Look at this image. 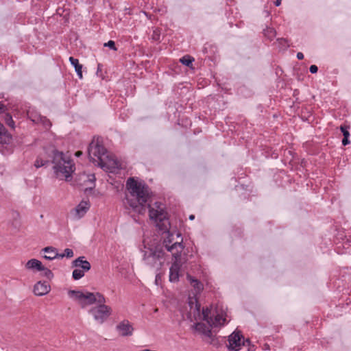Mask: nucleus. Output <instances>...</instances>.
<instances>
[{
  "mask_svg": "<svg viewBox=\"0 0 351 351\" xmlns=\"http://www.w3.org/2000/svg\"><path fill=\"white\" fill-rule=\"evenodd\" d=\"M157 233L161 235V240L165 249L172 254L176 261L169 269V281L175 282L179 280L180 265L178 259L184 248L182 234L176 229H171L170 221H152Z\"/></svg>",
  "mask_w": 351,
  "mask_h": 351,
  "instance_id": "1",
  "label": "nucleus"
},
{
  "mask_svg": "<svg viewBox=\"0 0 351 351\" xmlns=\"http://www.w3.org/2000/svg\"><path fill=\"white\" fill-rule=\"evenodd\" d=\"M68 295L76 301L82 308L97 304V305L92 307L88 312L99 324H103L112 314L111 307L105 304L106 298L99 292L86 291L84 293L81 291L70 290Z\"/></svg>",
  "mask_w": 351,
  "mask_h": 351,
  "instance_id": "2",
  "label": "nucleus"
},
{
  "mask_svg": "<svg viewBox=\"0 0 351 351\" xmlns=\"http://www.w3.org/2000/svg\"><path fill=\"white\" fill-rule=\"evenodd\" d=\"M126 188L128 191L127 201L129 206L135 212L143 213L146 210V203L150 198L149 187L134 178H130L126 182Z\"/></svg>",
  "mask_w": 351,
  "mask_h": 351,
  "instance_id": "3",
  "label": "nucleus"
},
{
  "mask_svg": "<svg viewBox=\"0 0 351 351\" xmlns=\"http://www.w3.org/2000/svg\"><path fill=\"white\" fill-rule=\"evenodd\" d=\"M53 169L57 178L69 181L75 171V164L69 156L62 152L55 150L53 154Z\"/></svg>",
  "mask_w": 351,
  "mask_h": 351,
  "instance_id": "4",
  "label": "nucleus"
},
{
  "mask_svg": "<svg viewBox=\"0 0 351 351\" xmlns=\"http://www.w3.org/2000/svg\"><path fill=\"white\" fill-rule=\"evenodd\" d=\"M158 234L161 237L160 234L158 233ZM160 241L162 242V245L157 244L149 247L145 246V250L143 251V260L147 265L151 267L160 269L165 261V252L163 250L165 246L161 239Z\"/></svg>",
  "mask_w": 351,
  "mask_h": 351,
  "instance_id": "5",
  "label": "nucleus"
},
{
  "mask_svg": "<svg viewBox=\"0 0 351 351\" xmlns=\"http://www.w3.org/2000/svg\"><path fill=\"white\" fill-rule=\"evenodd\" d=\"M88 153L90 160L98 165L108 154V152L102 145L99 139L94 138L89 144Z\"/></svg>",
  "mask_w": 351,
  "mask_h": 351,
  "instance_id": "6",
  "label": "nucleus"
},
{
  "mask_svg": "<svg viewBox=\"0 0 351 351\" xmlns=\"http://www.w3.org/2000/svg\"><path fill=\"white\" fill-rule=\"evenodd\" d=\"M98 166L105 171L114 172L117 169H119V162L112 155L108 153Z\"/></svg>",
  "mask_w": 351,
  "mask_h": 351,
  "instance_id": "7",
  "label": "nucleus"
},
{
  "mask_svg": "<svg viewBox=\"0 0 351 351\" xmlns=\"http://www.w3.org/2000/svg\"><path fill=\"white\" fill-rule=\"evenodd\" d=\"M149 219H167L165 215V206L160 202L148 204Z\"/></svg>",
  "mask_w": 351,
  "mask_h": 351,
  "instance_id": "8",
  "label": "nucleus"
},
{
  "mask_svg": "<svg viewBox=\"0 0 351 351\" xmlns=\"http://www.w3.org/2000/svg\"><path fill=\"white\" fill-rule=\"evenodd\" d=\"M243 336L241 331L235 330L228 337V343L227 346L230 350L239 351L241 347V340Z\"/></svg>",
  "mask_w": 351,
  "mask_h": 351,
  "instance_id": "9",
  "label": "nucleus"
},
{
  "mask_svg": "<svg viewBox=\"0 0 351 351\" xmlns=\"http://www.w3.org/2000/svg\"><path fill=\"white\" fill-rule=\"evenodd\" d=\"M116 330L121 337H125L132 336L134 328L128 319H123L116 326Z\"/></svg>",
  "mask_w": 351,
  "mask_h": 351,
  "instance_id": "10",
  "label": "nucleus"
},
{
  "mask_svg": "<svg viewBox=\"0 0 351 351\" xmlns=\"http://www.w3.org/2000/svg\"><path fill=\"white\" fill-rule=\"evenodd\" d=\"M50 286L47 282H38L34 287V293L38 296L47 294L50 291Z\"/></svg>",
  "mask_w": 351,
  "mask_h": 351,
  "instance_id": "11",
  "label": "nucleus"
},
{
  "mask_svg": "<svg viewBox=\"0 0 351 351\" xmlns=\"http://www.w3.org/2000/svg\"><path fill=\"white\" fill-rule=\"evenodd\" d=\"M84 256H80L72 262V266L75 267H80L82 270L88 271L90 269V263L84 260Z\"/></svg>",
  "mask_w": 351,
  "mask_h": 351,
  "instance_id": "12",
  "label": "nucleus"
},
{
  "mask_svg": "<svg viewBox=\"0 0 351 351\" xmlns=\"http://www.w3.org/2000/svg\"><path fill=\"white\" fill-rule=\"evenodd\" d=\"M42 251L47 254V255L43 256V258L46 260L52 261L56 258H60V254L56 247L51 246L46 247Z\"/></svg>",
  "mask_w": 351,
  "mask_h": 351,
  "instance_id": "13",
  "label": "nucleus"
},
{
  "mask_svg": "<svg viewBox=\"0 0 351 351\" xmlns=\"http://www.w3.org/2000/svg\"><path fill=\"white\" fill-rule=\"evenodd\" d=\"M186 278L193 287L195 291V295L199 294L204 289V285L202 282L189 274L186 276Z\"/></svg>",
  "mask_w": 351,
  "mask_h": 351,
  "instance_id": "14",
  "label": "nucleus"
},
{
  "mask_svg": "<svg viewBox=\"0 0 351 351\" xmlns=\"http://www.w3.org/2000/svg\"><path fill=\"white\" fill-rule=\"evenodd\" d=\"M193 327L197 331L202 333L204 335H205L210 339L213 338V334H212L211 330L209 328H208L205 324L202 323V322H198V323H196L193 326Z\"/></svg>",
  "mask_w": 351,
  "mask_h": 351,
  "instance_id": "15",
  "label": "nucleus"
},
{
  "mask_svg": "<svg viewBox=\"0 0 351 351\" xmlns=\"http://www.w3.org/2000/svg\"><path fill=\"white\" fill-rule=\"evenodd\" d=\"M25 267L28 269H34L36 271H41L43 269V265L41 261L32 258L28 261L25 265Z\"/></svg>",
  "mask_w": 351,
  "mask_h": 351,
  "instance_id": "16",
  "label": "nucleus"
},
{
  "mask_svg": "<svg viewBox=\"0 0 351 351\" xmlns=\"http://www.w3.org/2000/svg\"><path fill=\"white\" fill-rule=\"evenodd\" d=\"M89 208V204L86 202H82L80 204L75 208V211L79 218H82L84 216V214L86 213L88 209Z\"/></svg>",
  "mask_w": 351,
  "mask_h": 351,
  "instance_id": "17",
  "label": "nucleus"
},
{
  "mask_svg": "<svg viewBox=\"0 0 351 351\" xmlns=\"http://www.w3.org/2000/svg\"><path fill=\"white\" fill-rule=\"evenodd\" d=\"M69 61L71 64L75 67V70L79 77L80 79H82V65L79 63L77 59L74 58L73 57L69 58Z\"/></svg>",
  "mask_w": 351,
  "mask_h": 351,
  "instance_id": "18",
  "label": "nucleus"
},
{
  "mask_svg": "<svg viewBox=\"0 0 351 351\" xmlns=\"http://www.w3.org/2000/svg\"><path fill=\"white\" fill-rule=\"evenodd\" d=\"M27 115L28 118L35 123H39V121L42 118V116L40 114L31 108L27 110Z\"/></svg>",
  "mask_w": 351,
  "mask_h": 351,
  "instance_id": "19",
  "label": "nucleus"
},
{
  "mask_svg": "<svg viewBox=\"0 0 351 351\" xmlns=\"http://www.w3.org/2000/svg\"><path fill=\"white\" fill-rule=\"evenodd\" d=\"M85 272L82 269H75L73 271L72 277L75 280H80L84 276Z\"/></svg>",
  "mask_w": 351,
  "mask_h": 351,
  "instance_id": "20",
  "label": "nucleus"
},
{
  "mask_svg": "<svg viewBox=\"0 0 351 351\" xmlns=\"http://www.w3.org/2000/svg\"><path fill=\"white\" fill-rule=\"evenodd\" d=\"M225 321H226V318H223L220 315H217L215 317V319H213V326L216 327V326H218L223 325Z\"/></svg>",
  "mask_w": 351,
  "mask_h": 351,
  "instance_id": "21",
  "label": "nucleus"
},
{
  "mask_svg": "<svg viewBox=\"0 0 351 351\" xmlns=\"http://www.w3.org/2000/svg\"><path fill=\"white\" fill-rule=\"evenodd\" d=\"M180 61L182 64L190 66L192 64V62L194 61V59L190 56H184L180 59Z\"/></svg>",
  "mask_w": 351,
  "mask_h": 351,
  "instance_id": "22",
  "label": "nucleus"
},
{
  "mask_svg": "<svg viewBox=\"0 0 351 351\" xmlns=\"http://www.w3.org/2000/svg\"><path fill=\"white\" fill-rule=\"evenodd\" d=\"M40 271H43V273L41 274V276L45 277L48 280H51L53 278V274L52 273V271L49 269H48L44 266H43V269H41Z\"/></svg>",
  "mask_w": 351,
  "mask_h": 351,
  "instance_id": "23",
  "label": "nucleus"
},
{
  "mask_svg": "<svg viewBox=\"0 0 351 351\" xmlns=\"http://www.w3.org/2000/svg\"><path fill=\"white\" fill-rule=\"evenodd\" d=\"M5 123L10 127L12 129L14 128V122L12 119V117L9 114H5L4 117Z\"/></svg>",
  "mask_w": 351,
  "mask_h": 351,
  "instance_id": "24",
  "label": "nucleus"
},
{
  "mask_svg": "<svg viewBox=\"0 0 351 351\" xmlns=\"http://www.w3.org/2000/svg\"><path fill=\"white\" fill-rule=\"evenodd\" d=\"M71 258L73 256V252L71 249L66 248L63 254H60V258Z\"/></svg>",
  "mask_w": 351,
  "mask_h": 351,
  "instance_id": "25",
  "label": "nucleus"
},
{
  "mask_svg": "<svg viewBox=\"0 0 351 351\" xmlns=\"http://www.w3.org/2000/svg\"><path fill=\"white\" fill-rule=\"evenodd\" d=\"M39 123H41L45 128H50V126L51 125L49 120L47 119L45 117H43V116H42L40 121H39Z\"/></svg>",
  "mask_w": 351,
  "mask_h": 351,
  "instance_id": "26",
  "label": "nucleus"
},
{
  "mask_svg": "<svg viewBox=\"0 0 351 351\" xmlns=\"http://www.w3.org/2000/svg\"><path fill=\"white\" fill-rule=\"evenodd\" d=\"M47 162V161L43 160L42 158H38L34 162V166L36 168H39L44 166Z\"/></svg>",
  "mask_w": 351,
  "mask_h": 351,
  "instance_id": "27",
  "label": "nucleus"
},
{
  "mask_svg": "<svg viewBox=\"0 0 351 351\" xmlns=\"http://www.w3.org/2000/svg\"><path fill=\"white\" fill-rule=\"evenodd\" d=\"M202 316H203V320L206 321L210 327H213V317L209 316V315H202Z\"/></svg>",
  "mask_w": 351,
  "mask_h": 351,
  "instance_id": "28",
  "label": "nucleus"
},
{
  "mask_svg": "<svg viewBox=\"0 0 351 351\" xmlns=\"http://www.w3.org/2000/svg\"><path fill=\"white\" fill-rule=\"evenodd\" d=\"M160 31L158 29H154L153 31V34L152 36V38L153 40L158 41L160 40Z\"/></svg>",
  "mask_w": 351,
  "mask_h": 351,
  "instance_id": "29",
  "label": "nucleus"
},
{
  "mask_svg": "<svg viewBox=\"0 0 351 351\" xmlns=\"http://www.w3.org/2000/svg\"><path fill=\"white\" fill-rule=\"evenodd\" d=\"M82 176L84 178V182H86V181H90V182H93L95 180V176L93 174H90V175L83 174Z\"/></svg>",
  "mask_w": 351,
  "mask_h": 351,
  "instance_id": "30",
  "label": "nucleus"
},
{
  "mask_svg": "<svg viewBox=\"0 0 351 351\" xmlns=\"http://www.w3.org/2000/svg\"><path fill=\"white\" fill-rule=\"evenodd\" d=\"M105 47H108L111 49L116 51L117 48L115 47V43L113 40H109L108 43H104Z\"/></svg>",
  "mask_w": 351,
  "mask_h": 351,
  "instance_id": "31",
  "label": "nucleus"
},
{
  "mask_svg": "<svg viewBox=\"0 0 351 351\" xmlns=\"http://www.w3.org/2000/svg\"><path fill=\"white\" fill-rule=\"evenodd\" d=\"M340 130L341 132L343 133V137H349L350 136V132L348 130L347 127L346 126H341Z\"/></svg>",
  "mask_w": 351,
  "mask_h": 351,
  "instance_id": "32",
  "label": "nucleus"
},
{
  "mask_svg": "<svg viewBox=\"0 0 351 351\" xmlns=\"http://www.w3.org/2000/svg\"><path fill=\"white\" fill-rule=\"evenodd\" d=\"M309 71L311 73H315L318 71V68L316 65H311L309 68Z\"/></svg>",
  "mask_w": 351,
  "mask_h": 351,
  "instance_id": "33",
  "label": "nucleus"
},
{
  "mask_svg": "<svg viewBox=\"0 0 351 351\" xmlns=\"http://www.w3.org/2000/svg\"><path fill=\"white\" fill-rule=\"evenodd\" d=\"M243 339V341L241 342V346H250L251 344V341L249 339Z\"/></svg>",
  "mask_w": 351,
  "mask_h": 351,
  "instance_id": "34",
  "label": "nucleus"
},
{
  "mask_svg": "<svg viewBox=\"0 0 351 351\" xmlns=\"http://www.w3.org/2000/svg\"><path fill=\"white\" fill-rule=\"evenodd\" d=\"M348 138L349 137H343V138L342 140V144L343 145H347L350 143V141L348 140Z\"/></svg>",
  "mask_w": 351,
  "mask_h": 351,
  "instance_id": "35",
  "label": "nucleus"
},
{
  "mask_svg": "<svg viewBox=\"0 0 351 351\" xmlns=\"http://www.w3.org/2000/svg\"><path fill=\"white\" fill-rule=\"evenodd\" d=\"M4 127L3 125L0 123V139H1V136L4 133ZM1 141V140H0Z\"/></svg>",
  "mask_w": 351,
  "mask_h": 351,
  "instance_id": "36",
  "label": "nucleus"
},
{
  "mask_svg": "<svg viewBox=\"0 0 351 351\" xmlns=\"http://www.w3.org/2000/svg\"><path fill=\"white\" fill-rule=\"evenodd\" d=\"M210 310L208 308H203L202 310V315H210Z\"/></svg>",
  "mask_w": 351,
  "mask_h": 351,
  "instance_id": "37",
  "label": "nucleus"
},
{
  "mask_svg": "<svg viewBox=\"0 0 351 351\" xmlns=\"http://www.w3.org/2000/svg\"><path fill=\"white\" fill-rule=\"evenodd\" d=\"M195 308L197 311L200 309V304L198 302L196 298H195Z\"/></svg>",
  "mask_w": 351,
  "mask_h": 351,
  "instance_id": "38",
  "label": "nucleus"
},
{
  "mask_svg": "<svg viewBox=\"0 0 351 351\" xmlns=\"http://www.w3.org/2000/svg\"><path fill=\"white\" fill-rule=\"evenodd\" d=\"M297 58H298V59H299V60H302V59L304 58V55H303V53H302V52H298V53H297Z\"/></svg>",
  "mask_w": 351,
  "mask_h": 351,
  "instance_id": "39",
  "label": "nucleus"
},
{
  "mask_svg": "<svg viewBox=\"0 0 351 351\" xmlns=\"http://www.w3.org/2000/svg\"><path fill=\"white\" fill-rule=\"evenodd\" d=\"M5 111V106L0 103V114Z\"/></svg>",
  "mask_w": 351,
  "mask_h": 351,
  "instance_id": "40",
  "label": "nucleus"
},
{
  "mask_svg": "<svg viewBox=\"0 0 351 351\" xmlns=\"http://www.w3.org/2000/svg\"><path fill=\"white\" fill-rule=\"evenodd\" d=\"M267 32V33L271 34V36H274L275 34V32L274 31L273 29H269Z\"/></svg>",
  "mask_w": 351,
  "mask_h": 351,
  "instance_id": "41",
  "label": "nucleus"
},
{
  "mask_svg": "<svg viewBox=\"0 0 351 351\" xmlns=\"http://www.w3.org/2000/svg\"><path fill=\"white\" fill-rule=\"evenodd\" d=\"M248 351H254V346L252 344L248 346Z\"/></svg>",
  "mask_w": 351,
  "mask_h": 351,
  "instance_id": "42",
  "label": "nucleus"
},
{
  "mask_svg": "<svg viewBox=\"0 0 351 351\" xmlns=\"http://www.w3.org/2000/svg\"><path fill=\"white\" fill-rule=\"evenodd\" d=\"M281 1H282V0H276L275 5L276 6H279L281 4Z\"/></svg>",
  "mask_w": 351,
  "mask_h": 351,
  "instance_id": "43",
  "label": "nucleus"
},
{
  "mask_svg": "<svg viewBox=\"0 0 351 351\" xmlns=\"http://www.w3.org/2000/svg\"><path fill=\"white\" fill-rule=\"evenodd\" d=\"M82 154V152L80 151H78L75 153V156L77 157L80 156Z\"/></svg>",
  "mask_w": 351,
  "mask_h": 351,
  "instance_id": "44",
  "label": "nucleus"
},
{
  "mask_svg": "<svg viewBox=\"0 0 351 351\" xmlns=\"http://www.w3.org/2000/svg\"><path fill=\"white\" fill-rule=\"evenodd\" d=\"M189 306H190L191 308H193V305L194 304V302L191 300L189 301Z\"/></svg>",
  "mask_w": 351,
  "mask_h": 351,
  "instance_id": "45",
  "label": "nucleus"
},
{
  "mask_svg": "<svg viewBox=\"0 0 351 351\" xmlns=\"http://www.w3.org/2000/svg\"><path fill=\"white\" fill-rule=\"evenodd\" d=\"M189 219H195V216L193 215H191L189 217Z\"/></svg>",
  "mask_w": 351,
  "mask_h": 351,
  "instance_id": "46",
  "label": "nucleus"
},
{
  "mask_svg": "<svg viewBox=\"0 0 351 351\" xmlns=\"http://www.w3.org/2000/svg\"><path fill=\"white\" fill-rule=\"evenodd\" d=\"M14 214H15V215L13 216V217L16 218V217H19V213H15Z\"/></svg>",
  "mask_w": 351,
  "mask_h": 351,
  "instance_id": "47",
  "label": "nucleus"
}]
</instances>
